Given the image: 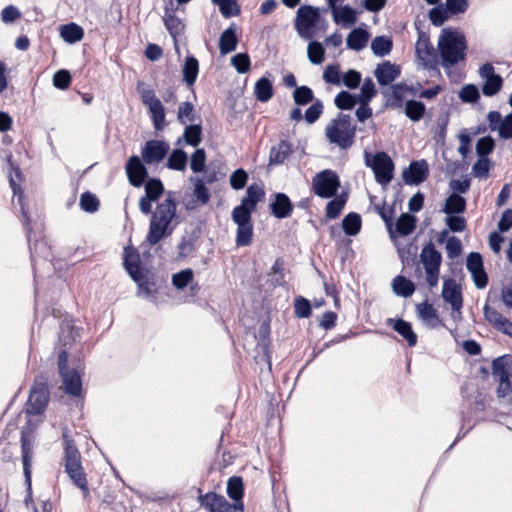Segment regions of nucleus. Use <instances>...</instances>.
<instances>
[{
	"instance_id": "f257e3e1",
	"label": "nucleus",
	"mask_w": 512,
	"mask_h": 512,
	"mask_svg": "<svg viewBox=\"0 0 512 512\" xmlns=\"http://www.w3.org/2000/svg\"><path fill=\"white\" fill-rule=\"evenodd\" d=\"M156 202L149 199L147 196H142L139 200V210L142 214H151L149 222V230L146 241L150 245H156L163 238L170 236L174 229L175 224L173 220L176 217L177 202L173 197L172 192H168L166 198L157 204L155 211L152 212V203Z\"/></svg>"
},
{
	"instance_id": "f03ea898",
	"label": "nucleus",
	"mask_w": 512,
	"mask_h": 512,
	"mask_svg": "<svg viewBox=\"0 0 512 512\" xmlns=\"http://www.w3.org/2000/svg\"><path fill=\"white\" fill-rule=\"evenodd\" d=\"M63 442L65 472L73 484L82 491L84 497H87L89 495V487L86 473L82 466L81 453L76 447L74 440L67 435L66 431L63 432Z\"/></svg>"
},
{
	"instance_id": "7ed1b4c3",
	"label": "nucleus",
	"mask_w": 512,
	"mask_h": 512,
	"mask_svg": "<svg viewBox=\"0 0 512 512\" xmlns=\"http://www.w3.org/2000/svg\"><path fill=\"white\" fill-rule=\"evenodd\" d=\"M466 41L464 35L457 31L443 29L438 39L441 64L448 70L465 59Z\"/></svg>"
},
{
	"instance_id": "20e7f679",
	"label": "nucleus",
	"mask_w": 512,
	"mask_h": 512,
	"mask_svg": "<svg viewBox=\"0 0 512 512\" xmlns=\"http://www.w3.org/2000/svg\"><path fill=\"white\" fill-rule=\"evenodd\" d=\"M325 136L330 144L346 150L354 144L356 126L352 124V118L349 115L339 113L327 124Z\"/></svg>"
},
{
	"instance_id": "39448f33",
	"label": "nucleus",
	"mask_w": 512,
	"mask_h": 512,
	"mask_svg": "<svg viewBox=\"0 0 512 512\" xmlns=\"http://www.w3.org/2000/svg\"><path fill=\"white\" fill-rule=\"evenodd\" d=\"M492 376L496 382L497 397L504 404L512 403V356L509 354L496 358L492 362Z\"/></svg>"
},
{
	"instance_id": "423d86ee",
	"label": "nucleus",
	"mask_w": 512,
	"mask_h": 512,
	"mask_svg": "<svg viewBox=\"0 0 512 512\" xmlns=\"http://www.w3.org/2000/svg\"><path fill=\"white\" fill-rule=\"evenodd\" d=\"M137 91L141 96V100L148 107L151 120L155 130L160 131L166 125L165 108L162 102L156 97L154 90L145 87L144 83L137 84Z\"/></svg>"
},
{
	"instance_id": "0eeeda50",
	"label": "nucleus",
	"mask_w": 512,
	"mask_h": 512,
	"mask_svg": "<svg viewBox=\"0 0 512 512\" xmlns=\"http://www.w3.org/2000/svg\"><path fill=\"white\" fill-rule=\"evenodd\" d=\"M340 187V179L337 173L330 169L318 172L312 178V192L323 199L334 197Z\"/></svg>"
},
{
	"instance_id": "6e6552de",
	"label": "nucleus",
	"mask_w": 512,
	"mask_h": 512,
	"mask_svg": "<svg viewBox=\"0 0 512 512\" xmlns=\"http://www.w3.org/2000/svg\"><path fill=\"white\" fill-rule=\"evenodd\" d=\"M442 256L432 242L427 243L420 253V262L426 273V280L430 287H435L439 280V271Z\"/></svg>"
},
{
	"instance_id": "1a4fd4ad",
	"label": "nucleus",
	"mask_w": 512,
	"mask_h": 512,
	"mask_svg": "<svg viewBox=\"0 0 512 512\" xmlns=\"http://www.w3.org/2000/svg\"><path fill=\"white\" fill-rule=\"evenodd\" d=\"M366 165L372 168L376 182L382 186L388 185L393 179L395 166L387 153L377 152L371 161L366 155Z\"/></svg>"
},
{
	"instance_id": "9d476101",
	"label": "nucleus",
	"mask_w": 512,
	"mask_h": 512,
	"mask_svg": "<svg viewBox=\"0 0 512 512\" xmlns=\"http://www.w3.org/2000/svg\"><path fill=\"white\" fill-rule=\"evenodd\" d=\"M320 20L319 10L313 6L304 5L297 10L295 29L298 35L306 40L313 37L312 29Z\"/></svg>"
},
{
	"instance_id": "9b49d317",
	"label": "nucleus",
	"mask_w": 512,
	"mask_h": 512,
	"mask_svg": "<svg viewBox=\"0 0 512 512\" xmlns=\"http://www.w3.org/2000/svg\"><path fill=\"white\" fill-rule=\"evenodd\" d=\"M199 503L209 512H242L243 503H230L222 495L209 492L198 497Z\"/></svg>"
},
{
	"instance_id": "f8f14e48",
	"label": "nucleus",
	"mask_w": 512,
	"mask_h": 512,
	"mask_svg": "<svg viewBox=\"0 0 512 512\" xmlns=\"http://www.w3.org/2000/svg\"><path fill=\"white\" fill-rule=\"evenodd\" d=\"M49 401V391L44 381L36 380L31 388L26 411L28 414H41Z\"/></svg>"
},
{
	"instance_id": "ddd939ff",
	"label": "nucleus",
	"mask_w": 512,
	"mask_h": 512,
	"mask_svg": "<svg viewBox=\"0 0 512 512\" xmlns=\"http://www.w3.org/2000/svg\"><path fill=\"white\" fill-rule=\"evenodd\" d=\"M479 76L484 79L482 93L487 97L495 96L503 86V78L495 73L491 63H485L479 68Z\"/></svg>"
},
{
	"instance_id": "4468645a",
	"label": "nucleus",
	"mask_w": 512,
	"mask_h": 512,
	"mask_svg": "<svg viewBox=\"0 0 512 512\" xmlns=\"http://www.w3.org/2000/svg\"><path fill=\"white\" fill-rule=\"evenodd\" d=\"M9 182H10V186H11V188L13 190L14 197H17V202H18V204L20 206L21 213H22V216H23V219H24V225H25L26 230H27L28 241H29V248H30V252H31V259H32L33 266H34L35 265L36 255L39 254L38 253V246H41L42 248H45V243L44 242H38V241H36L34 243V245H32L30 243L31 228L29 226L30 225L29 216H28L27 210H26L25 205H24V195H23V192L21 190V187L16 183V180L14 179L13 176H10Z\"/></svg>"
},
{
	"instance_id": "2eb2a0df",
	"label": "nucleus",
	"mask_w": 512,
	"mask_h": 512,
	"mask_svg": "<svg viewBox=\"0 0 512 512\" xmlns=\"http://www.w3.org/2000/svg\"><path fill=\"white\" fill-rule=\"evenodd\" d=\"M467 270L471 273L475 286L483 289L488 283V276L484 270L483 258L478 252H471L467 256Z\"/></svg>"
},
{
	"instance_id": "dca6fc26",
	"label": "nucleus",
	"mask_w": 512,
	"mask_h": 512,
	"mask_svg": "<svg viewBox=\"0 0 512 512\" xmlns=\"http://www.w3.org/2000/svg\"><path fill=\"white\" fill-rule=\"evenodd\" d=\"M21 453H22V463H23V472L25 476V483L27 485V490L31 491L32 488V459H33V442L28 433H21Z\"/></svg>"
},
{
	"instance_id": "f3484780",
	"label": "nucleus",
	"mask_w": 512,
	"mask_h": 512,
	"mask_svg": "<svg viewBox=\"0 0 512 512\" xmlns=\"http://www.w3.org/2000/svg\"><path fill=\"white\" fill-rule=\"evenodd\" d=\"M169 151V145L160 140H149L142 149L143 161L147 164L159 163Z\"/></svg>"
},
{
	"instance_id": "a211bd4d",
	"label": "nucleus",
	"mask_w": 512,
	"mask_h": 512,
	"mask_svg": "<svg viewBox=\"0 0 512 512\" xmlns=\"http://www.w3.org/2000/svg\"><path fill=\"white\" fill-rule=\"evenodd\" d=\"M429 169L425 160L412 161L402 173V178L407 185H418L428 177Z\"/></svg>"
},
{
	"instance_id": "6ab92c4d",
	"label": "nucleus",
	"mask_w": 512,
	"mask_h": 512,
	"mask_svg": "<svg viewBox=\"0 0 512 512\" xmlns=\"http://www.w3.org/2000/svg\"><path fill=\"white\" fill-rule=\"evenodd\" d=\"M126 174L130 184L134 187H141L148 175L147 169L138 156H132L126 164Z\"/></svg>"
},
{
	"instance_id": "aec40b11",
	"label": "nucleus",
	"mask_w": 512,
	"mask_h": 512,
	"mask_svg": "<svg viewBox=\"0 0 512 512\" xmlns=\"http://www.w3.org/2000/svg\"><path fill=\"white\" fill-rule=\"evenodd\" d=\"M442 297L451 305L452 310H460L463 306V298L460 287L453 279L445 280L442 288Z\"/></svg>"
},
{
	"instance_id": "412c9836",
	"label": "nucleus",
	"mask_w": 512,
	"mask_h": 512,
	"mask_svg": "<svg viewBox=\"0 0 512 512\" xmlns=\"http://www.w3.org/2000/svg\"><path fill=\"white\" fill-rule=\"evenodd\" d=\"M400 67L392 64L390 61H385L379 64L374 75L380 85H389L400 76Z\"/></svg>"
},
{
	"instance_id": "4be33fe9",
	"label": "nucleus",
	"mask_w": 512,
	"mask_h": 512,
	"mask_svg": "<svg viewBox=\"0 0 512 512\" xmlns=\"http://www.w3.org/2000/svg\"><path fill=\"white\" fill-rule=\"evenodd\" d=\"M293 207L289 197L284 193H276L274 200L270 203L271 212L278 219L289 217Z\"/></svg>"
},
{
	"instance_id": "5701e85b",
	"label": "nucleus",
	"mask_w": 512,
	"mask_h": 512,
	"mask_svg": "<svg viewBox=\"0 0 512 512\" xmlns=\"http://www.w3.org/2000/svg\"><path fill=\"white\" fill-rule=\"evenodd\" d=\"M163 22L169 34L173 38H176L184 30V24L182 23L181 19L178 18L174 13L172 0H169L168 5L165 6Z\"/></svg>"
},
{
	"instance_id": "b1692460",
	"label": "nucleus",
	"mask_w": 512,
	"mask_h": 512,
	"mask_svg": "<svg viewBox=\"0 0 512 512\" xmlns=\"http://www.w3.org/2000/svg\"><path fill=\"white\" fill-rule=\"evenodd\" d=\"M124 266L131 278L135 282H139L142 278L140 268V258L138 252L133 248H125L124 250Z\"/></svg>"
},
{
	"instance_id": "393cba45",
	"label": "nucleus",
	"mask_w": 512,
	"mask_h": 512,
	"mask_svg": "<svg viewBox=\"0 0 512 512\" xmlns=\"http://www.w3.org/2000/svg\"><path fill=\"white\" fill-rule=\"evenodd\" d=\"M416 313L418 317L425 322L428 326L435 328L439 325H444L439 318L437 310L432 304L422 302L416 305Z\"/></svg>"
},
{
	"instance_id": "a878e982",
	"label": "nucleus",
	"mask_w": 512,
	"mask_h": 512,
	"mask_svg": "<svg viewBox=\"0 0 512 512\" xmlns=\"http://www.w3.org/2000/svg\"><path fill=\"white\" fill-rule=\"evenodd\" d=\"M60 375L65 392L72 396H79L82 390V381L78 371L74 369L68 370Z\"/></svg>"
},
{
	"instance_id": "bb28decb",
	"label": "nucleus",
	"mask_w": 512,
	"mask_h": 512,
	"mask_svg": "<svg viewBox=\"0 0 512 512\" xmlns=\"http://www.w3.org/2000/svg\"><path fill=\"white\" fill-rule=\"evenodd\" d=\"M293 152L292 144L287 140H281L270 149L269 165H281Z\"/></svg>"
},
{
	"instance_id": "cd10ccee",
	"label": "nucleus",
	"mask_w": 512,
	"mask_h": 512,
	"mask_svg": "<svg viewBox=\"0 0 512 512\" xmlns=\"http://www.w3.org/2000/svg\"><path fill=\"white\" fill-rule=\"evenodd\" d=\"M388 324H392L393 329L407 341L410 347L416 345L417 335L409 322L402 319H389Z\"/></svg>"
},
{
	"instance_id": "c85d7f7f",
	"label": "nucleus",
	"mask_w": 512,
	"mask_h": 512,
	"mask_svg": "<svg viewBox=\"0 0 512 512\" xmlns=\"http://www.w3.org/2000/svg\"><path fill=\"white\" fill-rule=\"evenodd\" d=\"M238 38L234 27L230 26L222 32L219 38V50L222 55L236 50Z\"/></svg>"
},
{
	"instance_id": "c756f323",
	"label": "nucleus",
	"mask_w": 512,
	"mask_h": 512,
	"mask_svg": "<svg viewBox=\"0 0 512 512\" xmlns=\"http://www.w3.org/2000/svg\"><path fill=\"white\" fill-rule=\"evenodd\" d=\"M369 34L362 28L353 29L347 36L346 44L349 49L360 51L368 42Z\"/></svg>"
},
{
	"instance_id": "7c9ffc66",
	"label": "nucleus",
	"mask_w": 512,
	"mask_h": 512,
	"mask_svg": "<svg viewBox=\"0 0 512 512\" xmlns=\"http://www.w3.org/2000/svg\"><path fill=\"white\" fill-rule=\"evenodd\" d=\"M466 210V200L457 193H452L445 200L443 212L447 215L461 214Z\"/></svg>"
},
{
	"instance_id": "2f4dec72",
	"label": "nucleus",
	"mask_w": 512,
	"mask_h": 512,
	"mask_svg": "<svg viewBox=\"0 0 512 512\" xmlns=\"http://www.w3.org/2000/svg\"><path fill=\"white\" fill-rule=\"evenodd\" d=\"M254 94L258 101L267 102L273 96V86L270 78L263 76L261 77L254 86Z\"/></svg>"
},
{
	"instance_id": "473e14b6",
	"label": "nucleus",
	"mask_w": 512,
	"mask_h": 512,
	"mask_svg": "<svg viewBox=\"0 0 512 512\" xmlns=\"http://www.w3.org/2000/svg\"><path fill=\"white\" fill-rule=\"evenodd\" d=\"M60 35L65 42L73 44L83 39L84 30L78 24L70 23L61 26Z\"/></svg>"
},
{
	"instance_id": "72a5a7b5",
	"label": "nucleus",
	"mask_w": 512,
	"mask_h": 512,
	"mask_svg": "<svg viewBox=\"0 0 512 512\" xmlns=\"http://www.w3.org/2000/svg\"><path fill=\"white\" fill-rule=\"evenodd\" d=\"M485 319L492 324L498 331L504 333L506 331V323L510 324V321L503 317L496 309L490 307L488 304L483 309Z\"/></svg>"
},
{
	"instance_id": "f704fd0d",
	"label": "nucleus",
	"mask_w": 512,
	"mask_h": 512,
	"mask_svg": "<svg viewBox=\"0 0 512 512\" xmlns=\"http://www.w3.org/2000/svg\"><path fill=\"white\" fill-rule=\"evenodd\" d=\"M183 80L188 86H193L199 73V63L194 56H188L185 60L183 69Z\"/></svg>"
},
{
	"instance_id": "c9c22d12",
	"label": "nucleus",
	"mask_w": 512,
	"mask_h": 512,
	"mask_svg": "<svg viewBox=\"0 0 512 512\" xmlns=\"http://www.w3.org/2000/svg\"><path fill=\"white\" fill-rule=\"evenodd\" d=\"M330 8L332 9L333 19L336 23L352 25L357 20L355 10L348 5L338 8L335 4L334 7Z\"/></svg>"
},
{
	"instance_id": "e433bc0d",
	"label": "nucleus",
	"mask_w": 512,
	"mask_h": 512,
	"mask_svg": "<svg viewBox=\"0 0 512 512\" xmlns=\"http://www.w3.org/2000/svg\"><path fill=\"white\" fill-rule=\"evenodd\" d=\"M393 292L402 297H410L415 291L414 283L404 276H396L392 282Z\"/></svg>"
},
{
	"instance_id": "4c0bfd02",
	"label": "nucleus",
	"mask_w": 512,
	"mask_h": 512,
	"mask_svg": "<svg viewBox=\"0 0 512 512\" xmlns=\"http://www.w3.org/2000/svg\"><path fill=\"white\" fill-rule=\"evenodd\" d=\"M361 226V216L355 212L347 214L342 220V228L348 236L357 235L361 230Z\"/></svg>"
},
{
	"instance_id": "58836bf2",
	"label": "nucleus",
	"mask_w": 512,
	"mask_h": 512,
	"mask_svg": "<svg viewBox=\"0 0 512 512\" xmlns=\"http://www.w3.org/2000/svg\"><path fill=\"white\" fill-rule=\"evenodd\" d=\"M426 111V107L423 102L417 100H408L405 103L404 113L407 118L413 122L420 121Z\"/></svg>"
},
{
	"instance_id": "ea45409f",
	"label": "nucleus",
	"mask_w": 512,
	"mask_h": 512,
	"mask_svg": "<svg viewBox=\"0 0 512 512\" xmlns=\"http://www.w3.org/2000/svg\"><path fill=\"white\" fill-rule=\"evenodd\" d=\"M244 493L243 480L239 476L229 478L227 482V494L234 503H242Z\"/></svg>"
},
{
	"instance_id": "a19ab883",
	"label": "nucleus",
	"mask_w": 512,
	"mask_h": 512,
	"mask_svg": "<svg viewBox=\"0 0 512 512\" xmlns=\"http://www.w3.org/2000/svg\"><path fill=\"white\" fill-rule=\"evenodd\" d=\"M253 238V224L237 225L235 243L238 247H244L251 244Z\"/></svg>"
},
{
	"instance_id": "79ce46f5",
	"label": "nucleus",
	"mask_w": 512,
	"mask_h": 512,
	"mask_svg": "<svg viewBox=\"0 0 512 512\" xmlns=\"http://www.w3.org/2000/svg\"><path fill=\"white\" fill-rule=\"evenodd\" d=\"M392 40L389 37L377 36L371 43V49L376 56L384 57L392 50Z\"/></svg>"
},
{
	"instance_id": "37998d69",
	"label": "nucleus",
	"mask_w": 512,
	"mask_h": 512,
	"mask_svg": "<svg viewBox=\"0 0 512 512\" xmlns=\"http://www.w3.org/2000/svg\"><path fill=\"white\" fill-rule=\"evenodd\" d=\"M265 192L263 188L257 184H252L247 188L246 196L241 200V203L256 209L257 203L264 197Z\"/></svg>"
},
{
	"instance_id": "c03bdc74",
	"label": "nucleus",
	"mask_w": 512,
	"mask_h": 512,
	"mask_svg": "<svg viewBox=\"0 0 512 512\" xmlns=\"http://www.w3.org/2000/svg\"><path fill=\"white\" fill-rule=\"evenodd\" d=\"M254 210V208H251L250 206L241 203L240 205L234 207V209L232 210L231 217L233 222L236 225L252 223L251 214Z\"/></svg>"
},
{
	"instance_id": "a18cd8bd",
	"label": "nucleus",
	"mask_w": 512,
	"mask_h": 512,
	"mask_svg": "<svg viewBox=\"0 0 512 512\" xmlns=\"http://www.w3.org/2000/svg\"><path fill=\"white\" fill-rule=\"evenodd\" d=\"M213 4L219 6L220 13L224 18L238 16L240 14V7L237 0H211Z\"/></svg>"
},
{
	"instance_id": "49530a36",
	"label": "nucleus",
	"mask_w": 512,
	"mask_h": 512,
	"mask_svg": "<svg viewBox=\"0 0 512 512\" xmlns=\"http://www.w3.org/2000/svg\"><path fill=\"white\" fill-rule=\"evenodd\" d=\"M416 53L425 64H428L435 55V49L428 39L419 38L416 43Z\"/></svg>"
},
{
	"instance_id": "de8ad7c7",
	"label": "nucleus",
	"mask_w": 512,
	"mask_h": 512,
	"mask_svg": "<svg viewBox=\"0 0 512 512\" xmlns=\"http://www.w3.org/2000/svg\"><path fill=\"white\" fill-rule=\"evenodd\" d=\"M187 165V154L181 149H175L169 155L167 167L172 170L183 171Z\"/></svg>"
},
{
	"instance_id": "09e8293b",
	"label": "nucleus",
	"mask_w": 512,
	"mask_h": 512,
	"mask_svg": "<svg viewBox=\"0 0 512 512\" xmlns=\"http://www.w3.org/2000/svg\"><path fill=\"white\" fill-rule=\"evenodd\" d=\"M415 221L416 220L414 216L407 213H402L396 221L397 232L402 236L411 234L415 229Z\"/></svg>"
},
{
	"instance_id": "8fccbe9b",
	"label": "nucleus",
	"mask_w": 512,
	"mask_h": 512,
	"mask_svg": "<svg viewBox=\"0 0 512 512\" xmlns=\"http://www.w3.org/2000/svg\"><path fill=\"white\" fill-rule=\"evenodd\" d=\"M202 127L200 124L187 125L185 127L183 138L188 145L196 147L200 144L202 138Z\"/></svg>"
},
{
	"instance_id": "3c124183",
	"label": "nucleus",
	"mask_w": 512,
	"mask_h": 512,
	"mask_svg": "<svg viewBox=\"0 0 512 512\" xmlns=\"http://www.w3.org/2000/svg\"><path fill=\"white\" fill-rule=\"evenodd\" d=\"M145 196L157 201L164 193L163 183L157 178H150L144 185Z\"/></svg>"
},
{
	"instance_id": "603ef678",
	"label": "nucleus",
	"mask_w": 512,
	"mask_h": 512,
	"mask_svg": "<svg viewBox=\"0 0 512 512\" xmlns=\"http://www.w3.org/2000/svg\"><path fill=\"white\" fill-rule=\"evenodd\" d=\"M284 271V261L281 258L276 259L269 273V276L272 277L271 282L274 287L285 286Z\"/></svg>"
},
{
	"instance_id": "864d4df0",
	"label": "nucleus",
	"mask_w": 512,
	"mask_h": 512,
	"mask_svg": "<svg viewBox=\"0 0 512 512\" xmlns=\"http://www.w3.org/2000/svg\"><path fill=\"white\" fill-rule=\"evenodd\" d=\"M334 103L340 110H350L358 103V98L347 91H341L336 95Z\"/></svg>"
},
{
	"instance_id": "5fc2aeb1",
	"label": "nucleus",
	"mask_w": 512,
	"mask_h": 512,
	"mask_svg": "<svg viewBox=\"0 0 512 512\" xmlns=\"http://www.w3.org/2000/svg\"><path fill=\"white\" fill-rule=\"evenodd\" d=\"M177 120L183 125H186L188 122H194L195 110L191 102L180 103L177 111Z\"/></svg>"
},
{
	"instance_id": "6e6d98bb",
	"label": "nucleus",
	"mask_w": 512,
	"mask_h": 512,
	"mask_svg": "<svg viewBox=\"0 0 512 512\" xmlns=\"http://www.w3.org/2000/svg\"><path fill=\"white\" fill-rule=\"evenodd\" d=\"M308 59L312 64H321L324 60L325 50L320 42L311 41L307 47Z\"/></svg>"
},
{
	"instance_id": "4d7b16f0",
	"label": "nucleus",
	"mask_w": 512,
	"mask_h": 512,
	"mask_svg": "<svg viewBox=\"0 0 512 512\" xmlns=\"http://www.w3.org/2000/svg\"><path fill=\"white\" fill-rule=\"evenodd\" d=\"M293 99L297 105H306L313 101L314 94L310 87L305 85L298 86L293 92Z\"/></svg>"
},
{
	"instance_id": "13d9d810",
	"label": "nucleus",
	"mask_w": 512,
	"mask_h": 512,
	"mask_svg": "<svg viewBox=\"0 0 512 512\" xmlns=\"http://www.w3.org/2000/svg\"><path fill=\"white\" fill-rule=\"evenodd\" d=\"M407 90V86L403 83L395 84L391 87V96L388 105L392 108H401L403 104V92Z\"/></svg>"
},
{
	"instance_id": "bf43d9fd",
	"label": "nucleus",
	"mask_w": 512,
	"mask_h": 512,
	"mask_svg": "<svg viewBox=\"0 0 512 512\" xmlns=\"http://www.w3.org/2000/svg\"><path fill=\"white\" fill-rule=\"evenodd\" d=\"M458 96L464 103H475L480 98L479 90L474 84L464 85L459 91Z\"/></svg>"
},
{
	"instance_id": "052dcab7",
	"label": "nucleus",
	"mask_w": 512,
	"mask_h": 512,
	"mask_svg": "<svg viewBox=\"0 0 512 512\" xmlns=\"http://www.w3.org/2000/svg\"><path fill=\"white\" fill-rule=\"evenodd\" d=\"M495 148V141L491 136H485L478 139L476 143V153L478 157L487 158Z\"/></svg>"
},
{
	"instance_id": "680f3d73",
	"label": "nucleus",
	"mask_w": 512,
	"mask_h": 512,
	"mask_svg": "<svg viewBox=\"0 0 512 512\" xmlns=\"http://www.w3.org/2000/svg\"><path fill=\"white\" fill-rule=\"evenodd\" d=\"M346 199L343 196L336 197L326 205V217L329 219L337 218L343 210Z\"/></svg>"
},
{
	"instance_id": "e2e57ef3",
	"label": "nucleus",
	"mask_w": 512,
	"mask_h": 512,
	"mask_svg": "<svg viewBox=\"0 0 512 512\" xmlns=\"http://www.w3.org/2000/svg\"><path fill=\"white\" fill-rule=\"evenodd\" d=\"M80 207L85 212L94 213L99 208V200L94 194L85 192L80 197Z\"/></svg>"
},
{
	"instance_id": "0e129e2a",
	"label": "nucleus",
	"mask_w": 512,
	"mask_h": 512,
	"mask_svg": "<svg viewBox=\"0 0 512 512\" xmlns=\"http://www.w3.org/2000/svg\"><path fill=\"white\" fill-rule=\"evenodd\" d=\"M191 180L194 181L193 193H194L196 199L199 201V203L201 205L207 204L210 199V194L208 192V189L205 186L204 181L200 178H196V179L191 178Z\"/></svg>"
},
{
	"instance_id": "69168bd1",
	"label": "nucleus",
	"mask_w": 512,
	"mask_h": 512,
	"mask_svg": "<svg viewBox=\"0 0 512 512\" xmlns=\"http://www.w3.org/2000/svg\"><path fill=\"white\" fill-rule=\"evenodd\" d=\"M231 64L240 74H244L250 69V58L247 53H238L231 58Z\"/></svg>"
},
{
	"instance_id": "338daca9",
	"label": "nucleus",
	"mask_w": 512,
	"mask_h": 512,
	"mask_svg": "<svg viewBox=\"0 0 512 512\" xmlns=\"http://www.w3.org/2000/svg\"><path fill=\"white\" fill-rule=\"evenodd\" d=\"M491 162L488 158L479 157L472 166V173L481 179H486L489 175Z\"/></svg>"
},
{
	"instance_id": "774afa93",
	"label": "nucleus",
	"mask_w": 512,
	"mask_h": 512,
	"mask_svg": "<svg viewBox=\"0 0 512 512\" xmlns=\"http://www.w3.org/2000/svg\"><path fill=\"white\" fill-rule=\"evenodd\" d=\"M206 153L203 148L197 149L191 155L190 168L193 172H202L205 168Z\"/></svg>"
}]
</instances>
